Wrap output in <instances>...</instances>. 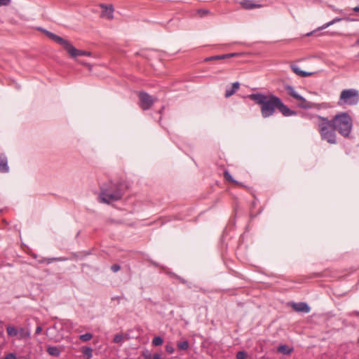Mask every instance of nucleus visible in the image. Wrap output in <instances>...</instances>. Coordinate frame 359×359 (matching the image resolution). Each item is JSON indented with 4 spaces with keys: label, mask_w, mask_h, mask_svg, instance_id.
Masks as SVG:
<instances>
[{
    "label": "nucleus",
    "mask_w": 359,
    "mask_h": 359,
    "mask_svg": "<svg viewBox=\"0 0 359 359\" xmlns=\"http://www.w3.org/2000/svg\"><path fill=\"white\" fill-rule=\"evenodd\" d=\"M247 353L244 351H240L236 353V359H245Z\"/></svg>",
    "instance_id": "nucleus-30"
},
{
    "label": "nucleus",
    "mask_w": 359,
    "mask_h": 359,
    "mask_svg": "<svg viewBox=\"0 0 359 359\" xmlns=\"http://www.w3.org/2000/svg\"><path fill=\"white\" fill-rule=\"evenodd\" d=\"M47 352L49 355L55 357H58L60 354V350L57 346H49L47 348Z\"/></svg>",
    "instance_id": "nucleus-20"
},
{
    "label": "nucleus",
    "mask_w": 359,
    "mask_h": 359,
    "mask_svg": "<svg viewBox=\"0 0 359 359\" xmlns=\"http://www.w3.org/2000/svg\"><path fill=\"white\" fill-rule=\"evenodd\" d=\"M285 89L287 92V93L294 98L295 100H303V97L300 95L294 88L293 86L287 85L285 86Z\"/></svg>",
    "instance_id": "nucleus-13"
},
{
    "label": "nucleus",
    "mask_w": 359,
    "mask_h": 359,
    "mask_svg": "<svg viewBox=\"0 0 359 359\" xmlns=\"http://www.w3.org/2000/svg\"><path fill=\"white\" fill-rule=\"evenodd\" d=\"M359 102V91L354 88L343 90L341 92L339 105L347 104L350 106L356 105Z\"/></svg>",
    "instance_id": "nucleus-5"
},
{
    "label": "nucleus",
    "mask_w": 359,
    "mask_h": 359,
    "mask_svg": "<svg viewBox=\"0 0 359 359\" xmlns=\"http://www.w3.org/2000/svg\"><path fill=\"white\" fill-rule=\"evenodd\" d=\"M39 29L42 31L51 40L62 46L68 52L72 46L69 41L48 30L43 29L42 28H40Z\"/></svg>",
    "instance_id": "nucleus-7"
},
{
    "label": "nucleus",
    "mask_w": 359,
    "mask_h": 359,
    "mask_svg": "<svg viewBox=\"0 0 359 359\" xmlns=\"http://www.w3.org/2000/svg\"><path fill=\"white\" fill-rule=\"evenodd\" d=\"M291 69L293 71V72H294L297 75L302 76V77H306V76H310L312 74L311 72H308L301 70L299 68V67L295 65H292Z\"/></svg>",
    "instance_id": "nucleus-17"
},
{
    "label": "nucleus",
    "mask_w": 359,
    "mask_h": 359,
    "mask_svg": "<svg viewBox=\"0 0 359 359\" xmlns=\"http://www.w3.org/2000/svg\"><path fill=\"white\" fill-rule=\"evenodd\" d=\"M142 356L144 358V359H151V353H150L149 351L148 350H144L142 352Z\"/></svg>",
    "instance_id": "nucleus-32"
},
{
    "label": "nucleus",
    "mask_w": 359,
    "mask_h": 359,
    "mask_svg": "<svg viewBox=\"0 0 359 359\" xmlns=\"http://www.w3.org/2000/svg\"><path fill=\"white\" fill-rule=\"evenodd\" d=\"M18 330V336L20 339H26L30 337L31 332L29 330L24 327H20Z\"/></svg>",
    "instance_id": "nucleus-16"
},
{
    "label": "nucleus",
    "mask_w": 359,
    "mask_h": 359,
    "mask_svg": "<svg viewBox=\"0 0 359 359\" xmlns=\"http://www.w3.org/2000/svg\"><path fill=\"white\" fill-rule=\"evenodd\" d=\"M334 130H336L340 135L347 137L349 136L352 128L353 120L347 112H341L330 120Z\"/></svg>",
    "instance_id": "nucleus-3"
},
{
    "label": "nucleus",
    "mask_w": 359,
    "mask_h": 359,
    "mask_svg": "<svg viewBox=\"0 0 359 359\" xmlns=\"http://www.w3.org/2000/svg\"><path fill=\"white\" fill-rule=\"evenodd\" d=\"M4 359H17L16 358V356L14 353H8L6 355V357L4 358Z\"/></svg>",
    "instance_id": "nucleus-37"
},
{
    "label": "nucleus",
    "mask_w": 359,
    "mask_h": 359,
    "mask_svg": "<svg viewBox=\"0 0 359 359\" xmlns=\"http://www.w3.org/2000/svg\"><path fill=\"white\" fill-rule=\"evenodd\" d=\"M6 332L9 337H16L18 334V330L14 326L9 325L6 327Z\"/></svg>",
    "instance_id": "nucleus-23"
},
{
    "label": "nucleus",
    "mask_w": 359,
    "mask_h": 359,
    "mask_svg": "<svg viewBox=\"0 0 359 359\" xmlns=\"http://www.w3.org/2000/svg\"><path fill=\"white\" fill-rule=\"evenodd\" d=\"M293 348L292 347H290L285 344H282V345H280L278 347V351L279 353H281L284 355H290L292 353L293 351Z\"/></svg>",
    "instance_id": "nucleus-18"
},
{
    "label": "nucleus",
    "mask_w": 359,
    "mask_h": 359,
    "mask_svg": "<svg viewBox=\"0 0 359 359\" xmlns=\"http://www.w3.org/2000/svg\"><path fill=\"white\" fill-rule=\"evenodd\" d=\"M278 109L284 116H296L297 114L296 111L290 109L281 100L280 101Z\"/></svg>",
    "instance_id": "nucleus-9"
},
{
    "label": "nucleus",
    "mask_w": 359,
    "mask_h": 359,
    "mask_svg": "<svg viewBox=\"0 0 359 359\" xmlns=\"http://www.w3.org/2000/svg\"><path fill=\"white\" fill-rule=\"evenodd\" d=\"M101 7L104 9L103 13L107 15L108 18H113L114 8L111 5H102Z\"/></svg>",
    "instance_id": "nucleus-19"
},
{
    "label": "nucleus",
    "mask_w": 359,
    "mask_h": 359,
    "mask_svg": "<svg viewBox=\"0 0 359 359\" xmlns=\"http://www.w3.org/2000/svg\"><path fill=\"white\" fill-rule=\"evenodd\" d=\"M355 57H359V53H358V55Z\"/></svg>",
    "instance_id": "nucleus-48"
},
{
    "label": "nucleus",
    "mask_w": 359,
    "mask_h": 359,
    "mask_svg": "<svg viewBox=\"0 0 359 359\" xmlns=\"http://www.w3.org/2000/svg\"><path fill=\"white\" fill-rule=\"evenodd\" d=\"M210 13L209 11L208 10H203V9H201V10H199L198 11V13H200L201 15H207Z\"/></svg>",
    "instance_id": "nucleus-39"
},
{
    "label": "nucleus",
    "mask_w": 359,
    "mask_h": 359,
    "mask_svg": "<svg viewBox=\"0 0 359 359\" xmlns=\"http://www.w3.org/2000/svg\"><path fill=\"white\" fill-rule=\"evenodd\" d=\"M355 45H359V38L357 39V41H355Z\"/></svg>",
    "instance_id": "nucleus-47"
},
{
    "label": "nucleus",
    "mask_w": 359,
    "mask_h": 359,
    "mask_svg": "<svg viewBox=\"0 0 359 359\" xmlns=\"http://www.w3.org/2000/svg\"><path fill=\"white\" fill-rule=\"evenodd\" d=\"M340 20H341V18H336L333 19L332 21H330V22H327V23H326V24L323 25L321 27H320L319 29H325V28L328 27L329 26H330V25H332L334 24L335 22H339Z\"/></svg>",
    "instance_id": "nucleus-26"
},
{
    "label": "nucleus",
    "mask_w": 359,
    "mask_h": 359,
    "mask_svg": "<svg viewBox=\"0 0 359 359\" xmlns=\"http://www.w3.org/2000/svg\"><path fill=\"white\" fill-rule=\"evenodd\" d=\"M124 185L121 182H113L111 181L103 184L100 187L99 198L105 203H111L118 201L123 194Z\"/></svg>",
    "instance_id": "nucleus-2"
},
{
    "label": "nucleus",
    "mask_w": 359,
    "mask_h": 359,
    "mask_svg": "<svg viewBox=\"0 0 359 359\" xmlns=\"http://www.w3.org/2000/svg\"><path fill=\"white\" fill-rule=\"evenodd\" d=\"M238 55V53H236L225 54V59L237 56Z\"/></svg>",
    "instance_id": "nucleus-38"
},
{
    "label": "nucleus",
    "mask_w": 359,
    "mask_h": 359,
    "mask_svg": "<svg viewBox=\"0 0 359 359\" xmlns=\"http://www.w3.org/2000/svg\"><path fill=\"white\" fill-rule=\"evenodd\" d=\"M248 97L256 104L261 105V114L263 118L273 115L280 101V98L272 94L265 95L262 93H252Z\"/></svg>",
    "instance_id": "nucleus-1"
},
{
    "label": "nucleus",
    "mask_w": 359,
    "mask_h": 359,
    "mask_svg": "<svg viewBox=\"0 0 359 359\" xmlns=\"http://www.w3.org/2000/svg\"><path fill=\"white\" fill-rule=\"evenodd\" d=\"M240 4L245 10H252L262 6V5L255 3L252 0H242L240 1Z\"/></svg>",
    "instance_id": "nucleus-12"
},
{
    "label": "nucleus",
    "mask_w": 359,
    "mask_h": 359,
    "mask_svg": "<svg viewBox=\"0 0 359 359\" xmlns=\"http://www.w3.org/2000/svg\"><path fill=\"white\" fill-rule=\"evenodd\" d=\"M163 339L161 337L156 336L152 339V344L155 346H160L163 344Z\"/></svg>",
    "instance_id": "nucleus-25"
},
{
    "label": "nucleus",
    "mask_w": 359,
    "mask_h": 359,
    "mask_svg": "<svg viewBox=\"0 0 359 359\" xmlns=\"http://www.w3.org/2000/svg\"><path fill=\"white\" fill-rule=\"evenodd\" d=\"M42 331V327L41 326H37L35 330L36 334H39Z\"/></svg>",
    "instance_id": "nucleus-40"
},
{
    "label": "nucleus",
    "mask_w": 359,
    "mask_h": 359,
    "mask_svg": "<svg viewBox=\"0 0 359 359\" xmlns=\"http://www.w3.org/2000/svg\"><path fill=\"white\" fill-rule=\"evenodd\" d=\"M9 168L8 165V160L6 156L0 155V172H8Z\"/></svg>",
    "instance_id": "nucleus-15"
},
{
    "label": "nucleus",
    "mask_w": 359,
    "mask_h": 359,
    "mask_svg": "<svg viewBox=\"0 0 359 359\" xmlns=\"http://www.w3.org/2000/svg\"><path fill=\"white\" fill-rule=\"evenodd\" d=\"M300 102L298 104V107L302 109H311L312 107V103L308 102L304 97L303 100H297Z\"/></svg>",
    "instance_id": "nucleus-21"
},
{
    "label": "nucleus",
    "mask_w": 359,
    "mask_h": 359,
    "mask_svg": "<svg viewBox=\"0 0 359 359\" xmlns=\"http://www.w3.org/2000/svg\"><path fill=\"white\" fill-rule=\"evenodd\" d=\"M175 277H176L178 280H180L181 283H186L185 280L183 279L182 278L178 276H175Z\"/></svg>",
    "instance_id": "nucleus-42"
},
{
    "label": "nucleus",
    "mask_w": 359,
    "mask_h": 359,
    "mask_svg": "<svg viewBox=\"0 0 359 359\" xmlns=\"http://www.w3.org/2000/svg\"><path fill=\"white\" fill-rule=\"evenodd\" d=\"M123 339H124V337L122 334H118L115 335V337L114 338V342L116 343V344L121 343L123 341Z\"/></svg>",
    "instance_id": "nucleus-31"
},
{
    "label": "nucleus",
    "mask_w": 359,
    "mask_h": 359,
    "mask_svg": "<svg viewBox=\"0 0 359 359\" xmlns=\"http://www.w3.org/2000/svg\"><path fill=\"white\" fill-rule=\"evenodd\" d=\"M224 177L225 178L226 180L227 181H229L233 184H238V185H240V186H243L242 183L235 180L232 176L231 175V174L229 172L228 170H225L224 172Z\"/></svg>",
    "instance_id": "nucleus-22"
},
{
    "label": "nucleus",
    "mask_w": 359,
    "mask_h": 359,
    "mask_svg": "<svg viewBox=\"0 0 359 359\" xmlns=\"http://www.w3.org/2000/svg\"><path fill=\"white\" fill-rule=\"evenodd\" d=\"M240 87L239 82L236 81L232 83L231 86L230 88H228L226 89L225 91V97H229L232 96L238 89Z\"/></svg>",
    "instance_id": "nucleus-14"
},
{
    "label": "nucleus",
    "mask_w": 359,
    "mask_h": 359,
    "mask_svg": "<svg viewBox=\"0 0 359 359\" xmlns=\"http://www.w3.org/2000/svg\"><path fill=\"white\" fill-rule=\"evenodd\" d=\"M225 59V54L224 55H215L206 57L205 59V62L211 61V60H224Z\"/></svg>",
    "instance_id": "nucleus-27"
},
{
    "label": "nucleus",
    "mask_w": 359,
    "mask_h": 359,
    "mask_svg": "<svg viewBox=\"0 0 359 359\" xmlns=\"http://www.w3.org/2000/svg\"><path fill=\"white\" fill-rule=\"evenodd\" d=\"M189 344L187 340H184L183 341H180L177 343V348L180 350H187L189 348Z\"/></svg>",
    "instance_id": "nucleus-24"
},
{
    "label": "nucleus",
    "mask_w": 359,
    "mask_h": 359,
    "mask_svg": "<svg viewBox=\"0 0 359 359\" xmlns=\"http://www.w3.org/2000/svg\"><path fill=\"white\" fill-rule=\"evenodd\" d=\"M66 259L65 258H62V257H59V258H50V259H48V263H51L54 261H62V260H65Z\"/></svg>",
    "instance_id": "nucleus-36"
},
{
    "label": "nucleus",
    "mask_w": 359,
    "mask_h": 359,
    "mask_svg": "<svg viewBox=\"0 0 359 359\" xmlns=\"http://www.w3.org/2000/svg\"><path fill=\"white\" fill-rule=\"evenodd\" d=\"M344 19H345L346 21H348V22H352V21H355V19H354V18H349V17H348V18H344Z\"/></svg>",
    "instance_id": "nucleus-43"
},
{
    "label": "nucleus",
    "mask_w": 359,
    "mask_h": 359,
    "mask_svg": "<svg viewBox=\"0 0 359 359\" xmlns=\"http://www.w3.org/2000/svg\"><path fill=\"white\" fill-rule=\"evenodd\" d=\"M67 53L72 57H76L78 56H90L91 55L90 52L76 49L72 45Z\"/></svg>",
    "instance_id": "nucleus-10"
},
{
    "label": "nucleus",
    "mask_w": 359,
    "mask_h": 359,
    "mask_svg": "<svg viewBox=\"0 0 359 359\" xmlns=\"http://www.w3.org/2000/svg\"><path fill=\"white\" fill-rule=\"evenodd\" d=\"M107 222H108V223H119L118 222H116V221H115V220H114V219H108V220H107Z\"/></svg>",
    "instance_id": "nucleus-44"
},
{
    "label": "nucleus",
    "mask_w": 359,
    "mask_h": 359,
    "mask_svg": "<svg viewBox=\"0 0 359 359\" xmlns=\"http://www.w3.org/2000/svg\"><path fill=\"white\" fill-rule=\"evenodd\" d=\"M140 106L143 110H148L156 102V99L146 92H140L139 95Z\"/></svg>",
    "instance_id": "nucleus-6"
},
{
    "label": "nucleus",
    "mask_w": 359,
    "mask_h": 359,
    "mask_svg": "<svg viewBox=\"0 0 359 359\" xmlns=\"http://www.w3.org/2000/svg\"><path fill=\"white\" fill-rule=\"evenodd\" d=\"M39 29L42 31L51 40L62 46L68 52L72 46L69 41L48 30L43 29L42 28H40Z\"/></svg>",
    "instance_id": "nucleus-8"
},
{
    "label": "nucleus",
    "mask_w": 359,
    "mask_h": 359,
    "mask_svg": "<svg viewBox=\"0 0 359 359\" xmlns=\"http://www.w3.org/2000/svg\"><path fill=\"white\" fill-rule=\"evenodd\" d=\"M11 0H0V6H8L10 4Z\"/></svg>",
    "instance_id": "nucleus-35"
},
{
    "label": "nucleus",
    "mask_w": 359,
    "mask_h": 359,
    "mask_svg": "<svg viewBox=\"0 0 359 359\" xmlns=\"http://www.w3.org/2000/svg\"><path fill=\"white\" fill-rule=\"evenodd\" d=\"M318 130L321 138L330 144H336V130H334L327 118L319 116Z\"/></svg>",
    "instance_id": "nucleus-4"
},
{
    "label": "nucleus",
    "mask_w": 359,
    "mask_h": 359,
    "mask_svg": "<svg viewBox=\"0 0 359 359\" xmlns=\"http://www.w3.org/2000/svg\"><path fill=\"white\" fill-rule=\"evenodd\" d=\"M1 324H2V321H1V320H0V325H1Z\"/></svg>",
    "instance_id": "nucleus-49"
},
{
    "label": "nucleus",
    "mask_w": 359,
    "mask_h": 359,
    "mask_svg": "<svg viewBox=\"0 0 359 359\" xmlns=\"http://www.w3.org/2000/svg\"><path fill=\"white\" fill-rule=\"evenodd\" d=\"M353 313L359 316V311H353Z\"/></svg>",
    "instance_id": "nucleus-46"
},
{
    "label": "nucleus",
    "mask_w": 359,
    "mask_h": 359,
    "mask_svg": "<svg viewBox=\"0 0 359 359\" xmlns=\"http://www.w3.org/2000/svg\"><path fill=\"white\" fill-rule=\"evenodd\" d=\"M121 269V266L120 265L118 264H113L111 266V270L116 273V272H118L119 270Z\"/></svg>",
    "instance_id": "nucleus-34"
},
{
    "label": "nucleus",
    "mask_w": 359,
    "mask_h": 359,
    "mask_svg": "<svg viewBox=\"0 0 359 359\" xmlns=\"http://www.w3.org/2000/svg\"><path fill=\"white\" fill-rule=\"evenodd\" d=\"M92 337H93L92 334L88 332V333L81 334L80 336V339L83 341H89L90 339H91Z\"/></svg>",
    "instance_id": "nucleus-28"
},
{
    "label": "nucleus",
    "mask_w": 359,
    "mask_h": 359,
    "mask_svg": "<svg viewBox=\"0 0 359 359\" xmlns=\"http://www.w3.org/2000/svg\"><path fill=\"white\" fill-rule=\"evenodd\" d=\"M292 308L295 311L308 313L311 311V308L308 304L305 302L293 303Z\"/></svg>",
    "instance_id": "nucleus-11"
},
{
    "label": "nucleus",
    "mask_w": 359,
    "mask_h": 359,
    "mask_svg": "<svg viewBox=\"0 0 359 359\" xmlns=\"http://www.w3.org/2000/svg\"><path fill=\"white\" fill-rule=\"evenodd\" d=\"M353 11L356 13L359 12V6L354 7Z\"/></svg>",
    "instance_id": "nucleus-45"
},
{
    "label": "nucleus",
    "mask_w": 359,
    "mask_h": 359,
    "mask_svg": "<svg viewBox=\"0 0 359 359\" xmlns=\"http://www.w3.org/2000/svg\"><path fill=\"white\" fill-rule=\"evenodd\" d=\"M92 348L90 347L84 348L83 351V353L88 357V358H90L92 357Z\"/></svg>",
    "instance_id": "nucleus-29"
},
{
    "label": "nucleus",
    "mask_w": 359,
    "mask_h": 359,
    "mask_svg": "<svg viewBox=\"0 0 359 359\" xmlns=\"http://www.w3.org/2000/svg\"><path fill=\"white\" fill-rule=\"evenodd\" d=\"M165 351L169 353H172L175 351V348L171 344H167L165 346Z\"/></svg>",
    "instance_id": "nucleus-33"
},
{
    "label": "nucleus",
    "mask_w": 359,
    "mask_h": 359,
    "mask_svg": "<svg viewBox=\"0 0 359 359\" xmlns=\"http://www.w3.org/2000/svg\"><path fill=\"white\" fill-rule=\"evenodd\" d=\"M153 359H161V355L159 353L154 354Z\"/></svg>",
    "instance_id": "nucleus-41"
}]
</instances>
